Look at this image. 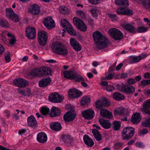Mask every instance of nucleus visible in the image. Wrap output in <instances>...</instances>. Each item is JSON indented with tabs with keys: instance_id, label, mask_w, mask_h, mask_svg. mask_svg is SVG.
I'll use <instances>...</instances> for the list:
<instances>
[{
	"instance_id": "4468645a",
	"label": "nucleus",
	"mask_w": 150,
	"mask_h": 150,
	"mask_svg": "<svg viewBox=\"0 0 150 150\" xmlns=\"http://www.w3.org/2000/svg\"><path fill=\"white\" fill-rule=\"evenodd\" d=\"M26 37L29 39H34L36 37L35 30L33 27L29 26L25 31Z\"/></svg>"
},
{
	"instance_id": "774afa93",
	"label": "nucleus",
	"mask_w": 150,
	"mask_h": 150,
	"mask_svg": "<svg viewBox=\"0 0 150 150\" xmlns=\"http://www.w3.org/2000/svg\"><path fill=\"white\" fill-rule=\"evenodd\" d=\"M144 77L145 79H149L150 78V73L146 72L144 74Z\"/></svg>"
},
{
	"instance_id": "f704fd0d",
	"label": "nucleus",
	"mask_w": 150,
	"mask_h": 150,
	"mask_svg": "<svg viewBox=\"0 0 150 150\" xmlns=\"http://www.w3.org/2000/svg\"><path fill=\"white\" fill-rule=\"evenodd\" d=\"M115 3L116 5L128 6L129 4L127 0H115Z\"/></svg>"
},
{
	"instance_id": "8fccbe9b",
	"label": "nucleus",
	"mask_w": 150,
	"mask_h": 150,
	"mask_svg": "<svg viewBox=\"0 0 150 150\" xmlns=\"http://www.w3.org/2000/svg\"><path fill=\"white\" fill-rule=\"evenodd\" d=\"M149 108H143L141 109L140 110L144 114H148L150 116V109Z\"/></svg>"
},
{
	"instance_id": "2eb2a0df",
	"label": "nucleus",
	"mask_w": 150,
	"mask_h": 150,
	"mask_svg": "<svg viewBox=\"0 0 150 150\" xmlns=\"http://www.w3.org/2000/svg\"><path fill=\"white\" fill-rule=\"evenodd\" d=\"M68 93L69 97L72 98H77L82 94L81 92L74 88L69 89Z\"/></svg>"
},
{
	"instance_id": "a211bd4d",
	"label": "nucleus",
	"mask_w": 150,
	"mask_h": 150,
	"mask_svg": "<svg viewBox=\"0 0 150 150\" xmlns=\"http://www.w3.org/2000/svg\"><path fill=\"white\" fill-rule=\"evenodd\" d=\"M51 70L48 67H42L39 68V76H46L51 73Z\"/></svg>"
},
{
	"instance_id": "cd10ccee",
	"label": "nucleus",
	"mask_w": 150,
	"mask_h": 150,
	"mask_svg": "<svg viewBox=\"0 0 150 150\" xmlns=\"http://www.w3.org/2000/svg\"><path fill=\"white\" fill-rule=\"evenodd\" d=\"M141 120L140 113H135L132 116L131 121L134 124H137Z\"/></svg>"
},
{
	"instance_id": "052dcab7",
	"label": "nucleus",
	"mask_w": 150,
	"mask_h": 150,
	"mask_svg": "<svg viewBox=\"0 0 150 150\" xmlns=\"http://www.w3.org/2000/svg\"><path fill=\"white\" fill-rule=\"evenodd\" d=\"M133 11L129 9H126L125 8V15L130 16L133 14Z\"/></svg>"
},
{
	"instance_id": "72a5a7b5",
	"label": "nucleus",
	"mask_w": 150,
	"mask_h": 150,
	"mask_svg": "<svg viewBox=\"0 0 150 150\" xmlns=\"http://www.w3.org/2000/svg\"><path fill=\"white\" fill-rule=\"evenodd\" d=\"M141 55L134 57L132 59V61L134 63L138 62L142 59H144L147 57L146 54H142Z\"/></svg>"
},
{
	"instance_id": "1a4fd4ad",
	"label": "nucleus",
	"mask_w": 150,
	"mask_h": 150,
	"mask_svg": "<svg viewBox=\"0 0 150 150\" xmlns=\"http://www.w3.org/2000/svg\"><path fill=\"white\" fill-rule=\"evenodd\" d=\"M6 16L10 19L15 22H17L19 21L18 15L14 13L12 8H6Z\"/></svg>"
},
{
	"instance_id": "bb28decb",
	"label": "nucleus",
	"mask_w": 150,
	"mask_h": 150,
	"mask_svg": "<svg viewBox=\"0 0 150 150\" xmlns=\"http://www.w3.org/2000/svg\"><path fill=\"white\" fill-rule=\"evenodd\" d=\"M84 142L86 145L89 147H92L94 144V142L92 139L88 135L85 134L83 137Z\"/></svg>"
},
{
	"instance_id": "49530a36",
	"label": "nucleus",
	"mask_w": 150,
	"mask_h": 150,
	"mask_svg": "<svg viewBox=\"0 0 150 150\" xmlns=\"http://www.w3.org/2000/svg\"><path fill=\"white\" fill-rule=\"evenodd\" d=\"M77 28L83 32L86 31L87 29V26L83 22V23L81 24Z\"/></svg>"
},
{
	"instance_id": "aec40b11",
	"label": "nucleus",
	"mask_w": 150,
	"mask_h": 150,
	"mask_svg": "<svg viewBox=\"0 0 150 150\" xmlns=\"http://www.w3.org/2000/svg\"><path fill=\"white\" fill-rule=\"evenodd\" d=\"M61 113V111L59 108L54 106L51 108L49 115L51 117H53L60 115Z\"/></svg>"
},
{
	"instance_id": "f3484780",
	"label": "nucleus",
	"mask_w": 150,
	"mask_h": 150,
	"mask_svg": "<svg viewBox=\"0 0 150 150\" xmlns=\"http://www.w3.org/2000/svg\"><path fill=\"white\" fill-rule=\"evenodd\" d=\"M71 46L76 51H79L81 49V47L79 43L74 38H71L70 40Z\"/></svg>"
},
{
	"instance_id": "680f3d73",
	"label": "nucleus",
	"mask_w": 150,
	"mask_h": 150,
	"mask_svg": "<svg viewBox=\"0 0 150 150\" xmlns=\"http://www.w3.org/2000/svg\"><path fill=\"white\" fill-rule=\"evenodd\" d=\"M148 132V130L146 129H143L141 130L139 133L140 136L147 134Z\"/></svg>"
},
{
	"instance_id": "864d4df0",
	"label": "nucleus",
	"mask_w": 150,
	"mask_h": 150,
	"mask_svg": "<svg viewBox=\"0 0 150 150\" xmlns=\"http://www.w3.org/2000/svg\"><path fill=\"white\" fill-rule=\"evenodd\" d=\"M102 104L103 107L108 106L110 105V103L107 99L104 98L102 101Z\"/></svg>"
},
{
	"instance_id": "3c124183",
	"label": "nucleus",
	"mask_w": 150,
	"mask_h": 150,
	"mask_svg": "<svg viewBox=\"0 0 150 150\" xmlns=\"http://www.w3.org/2000/svg\"><path fill=\"white\" fill-rule=\"evenodd\" d=\"M125 8H119L116 10V12L117 14L120 15H125Z\"/></svg>"
},
{
	"instance_id": "37998d69",
	"label": "nucleus",
	"mask_w": 150,
	"mask_h": 150,
	"mask_svg": "<svg viewBox=\"0 0 150 150\" xmlns=\"http://www.w3.org/2000/svg\"><path fill=\"white\" fill-rule=\"evenodd\" d=\"M62 139L64 142L69 143H71L73 141V139L69 135L64 136Z\"/></svg>"
},
{
	"instance_id": "5fc2aeb1",
	"label": "nucleus",
	"mask_w": 150,
	"mask_h": 150,
	"mask_svg": "<svg viewBox=\"0 0 150 150\" xmlns=\"http://www.w3.org/2000/svg\"><path fill=\"white\" fill-rule=\"evenodd\" d=\"M95 106L97 108L101 110L102 109V108L103 107L102 104V102H101L99 100L96 102Z\"/></svg>"
},
{
	"instance_id": "5701e85b",
	"label": "nucleus",
	"mask_w": 150,
	"mask_h": 150,
	"mask_svg": "<svg viewBox=\"0 0 150 150\" xmlns=\"http://www.w3.org/2000/svg\"><path fill=\"white\" fill-rule=\"evenodd\" d=\"M47 139V136L44 132L39 133L37 135V140L40 143H44L46 142Z\"/></svg>"
},
{
	"instance_id": "603ef678",
	"label": "nucleus",
	"mask_w": 150,
	"mask_h": 150,
	"mask_svg": "<svg viewBox=\"0 0 150 150\" xmlns=\"http://www.w3.org/2000/svg\"><path fill=\"white\" fill-rule=\"evenodd\" d=\"M143 108H150V99L146 100L143 104Z\"/></svg>"
},
{
	"instance_id": "6e6d98bb",
	"label": "nucleus",
	"mask_w": 150,
	"mask_h": 150,
	"mask_svg": "<svg viewBox=\"0 0 150 150\" xmlns=\"http://www.w3.org/2000/svg\"><path fill=\"white\" fill-rule=\"evenodd\" d=\"M108 15L109 18L112 20V21H116L118 19V18L115 14L109 13Z\"/></svg>"
},
{
	"instance_id": "69168bd1",
	"label": "nucleus",
	"mask_w": 150,
	"mask_h": 150,
	"mask_svg": "<svg viewBox=\"0 0 150 150\" xmlns=\"http://www.w3.org/2000/svg\"><path fill=\"white\" fill-rule=\"evenodd\" d=\"M114 89V87L112 86L108 85L106 88V90L109 91L111 92Z\"/></svg>"
},
{
	"instance_id": "4c0bfd02",
	"label": "nucleus",
	"mask_w": 150,
	"mask_h": 150,
	"mask_svg": "<svg viewBox=\"0 0 150 150\" xmlns=\"http://www.w3.org/2000/svg\"><path fill=\"white\" fill-rule=\"evenodd\" d=\"M90 101V98L87 97H83L80 103L81 105H87Z\"/></svg>"
},
{
	"instance_id": "de8ad7c7",
	"label": "nucleus",
	"mask_w": 150,
	"mask_h": 150,
	"mask_svg": "<svg viewBox=\"0 0 150 150\" xmlns=\"http://www.w3.org/2000/svg\"><path fill=\"white\" fill-rule=\"evenodd\" d=\"M41 112L43 115H46L49 112V109L46 107H43L40 108Z\"/></svg>"
},
{
	"instance_id": "393cba45",
	"label": "nucleus",
	"mask_w": 150,
	"mask_h": 150,
	"mask_svg": "<svg viewBox=\"0 0 150 150\" xmlns=\"http://www.w3.org/2000/svg\"><path fill=\"white\" fill-rule=\"evenodd\" d=\"M99 122L100 125L105 129H109L111 127V123L108 120L100 119L99 120Z\"/></svg>"
},
{
	"instance_id": "39448f33",
	"label": "nucleus",
	"mask_w": 150,
	"mask_h": 150,
	"mask_svg": "<svg viewBox=\"0 0 150 150\" xmlns=\"http://www.w3.org/2000/svg\"><path fill=\"white\" fill-rule=\"evenodd\" d=\"M48 35L47 33L44 30H40L38 33V40L39 44L45 46L47 42Z\"/></svg>"
},
{
	"instance_id": "09e8293b",
	"label": "nucleus",
	"mask_w": 150,
	"mask_h": 150,
	"mask_svg": "<svg viewBox=\"0 0 150 150\" xmlns=\"http://www.w3.org/2000/svg\"><path fill=\"white\" fill-rule=\"evenodd\" d=\"M0 25L3 27L8 28L9 25L6 21L2 20L0 21Z\"/></svg>"
},
{
	"instance_id": "7c9ffc66",
	"label": "nucleus",
	"mask_w": 150,
	"mask_h": 150,
	"mask_svg": "<svg viewBox=\"0 0 150 150\" xmlns=\"http://www.w3.org/2000/svg\"><path fill=\"white\" fill-rule=\"evenodd\" d=\"M92 132L97 141H100L102 139V136L98 130L96 129H93L92 130Z\"/></svg>"
},
{
	"instance_id": "a878e982",
	"label": "nucleus",
	"mask_w": 150,
	"mask_h": 150,
	"mask_svg": "<svg viewBox=\"0 0 150 150\" xmlns=\"http://www.w3.org/2000/svg\"><path fill=\"white\" fill-rule=\"evenodd\" d=\"M100 114L102 117L107 118L110 119L113 117L111 112L106 109H101L100 112Z\"/></svg>"
},
{
	"instance_id": "f03ea898",
	"label": "nucleus",
	"mask_w": 150,
	"mask_h": 150,
	"mask_svg": "<svg viewBox=\"0 0 150 150\" xmlns=\"http://www.w3.org/2000/svg\"><path fill=\"white\" fill-rule=\"evenodd\" d=\"M52 48L55 53L61 55L65 56L68 54L66 47L63 43L59 42H54L52 45Z\"/></svg>"
},
{
	"instance_id": "0eeeda50",
	"label": "nucleus",
	"mask_w": 150,
	"mask_h": 150,
	"mask_svg": "<svg viewBox=\"0 0 150 150\" xmlns=\"http://www.w3.org/2000/svg\"><path fill=\"white\" fill-rule=\"evenodd\" d=\"M135 129L132 127L125 128L122 131V136L125 139L131 138L134 134Z\"/></svg>"
},
{
	"instance_id": "a18cd8bd",
	"label": "nucleus",
	"mask_w": 150,
	"mask_h": 150,
	"mask_svg": "<svg viewBox=\"0 0 150 150\" xmlns=\"http://www.w3.org/2000/svg\"><path fill=\"white\" fill-rule=\"evenodd\" d=\"M39 68H35L32 70L30 72L31 75L33 76H39Z\"/></svg>"
},
{
	"instance_id": "0e129e2a",
	"label": "nucleus",
	"mask_w": 150,
	"mask_h": 150,
	"mask_svg": "<svg viewBox=\"0 0 150 150\" xmlns=\"http://www.w3.org/2000/svg\"><path fill=\"white\" fill-rule=\"evenodd\" d=\"M89 3L95 5L98 3L100 0H88Z\"/></svg>"
},
{
	"instance_id": "473e14b6",
	"label": "nucleus",
	"mask_w": 150,
	"mask_h": 150,
	"mask_svg": "<svg viewBox=\"0 0 150 150\" xmlns=\"http://www.w3.org/2000/svg\"><path fill=\"white\" fill-rule=\"evenodd\" d=\"M7 34L8 37L9 43L11 45H13L15 43L16 41L15 36L10 33H7Z\"/></svg>"
},
{
	"instance_id": "c9c22d12",
	"label": "nucleus",
	"mask_w": 150,
	"mask_h": 150,
	"mask_svg": "<svg viewBox=\"0 0 150 150\" xmlns=\"http://www.w3.org/2000/svg\"><path fill=\"white\" fill-rule=\"evenodd\" d=\"M113 97L115 99L117 100H123L125 98V96L124 95L119 93L117 92L113 94Z\"/></svg>"
},
{
	"instance_id": "ea45409f",
	"label": "nucleus",
	"mask_w": 150,
	"mask_h": 150,
	"mask_svg": "<svg viewBox=\"0 0 150 150\" xmlns=\"http://www.w3.org/2000/svg\"><path fill=\"white\" fill-rule=\"evenodd\" d=\"M90 12L92 16L95 18H97L98 16V13L99 11L96 8H94L90 9Z\"/></svg>"
},
{
	"instance_id": "c756f323",
	"label": "nucleus",
	"mask_w": 150,
	"mask_h": 150,
	"mask_svg": "<svg viewBox=\"0 0 150 150\" xmlns=\"http://www.w3.org/2000/svg\"><path fill=\"white\" fill-rule=\"evenodd\" d=\"M50 128L53 130L58 131L62 129L60 124L58 122H54L50 125Z\"/></svg>"
},
{
	"instance_id": "a19ab883",
	"label": "nucleus",
	"mask_w": 150,
	"mask_h": 150,
	"mask_svg": "<svg viewBox=\"0 0 150 150\" xmlns=\"http://www.w3.org/2000/svg\"><path fill=\"white\" fill-rule=\"evenodd\" d=\"M112 127L114 130H118L120 127V123L117 121H114L112 123Z\"/></svg>"
},
{
	"instance_id": "20e7f679",
	"label": "nucleus",
	"mask_w": 150,
	"mask_h": 150,
	"mask_svg": "<svg viewBox=\"0 0 150 150\" xmlns=\"http://www.w3.org/2000/svg\"><path fill=\"white\" fill-rule=\"evenodd\" d=\"M109 35L113 39L118 40L123 38V35L121 32L116 28H112L108 31Z\"/></svg>"
},
{
	"instance_id": "ddd939ff",
	"label": "nucleus",
	"mask_w": 150,
	"mask_h": 150,
	"mask_svg": "<svg viewBox=\"0 0 150 150\" xmlns=\"http://www.w3.org/2000/svg\"><path fill=\"white\" fill-rule=\"evenodd\" d=\"M119 90L121 92L126 93H131L135 91V88L133 86L122 85L118 87Z\"/></svg>"
},
{
	"instance_id": "338daca9",
	"label": "nucleus",
	"mask_w": 150,
	"mask_h": 150,
	"mask_svg": "<svg viewBox=\"0 0 150 150\" xmlns=\"http://www.w3.org/2000/svg\"><path fill=\"white\" fill-rule=\"evenodd\" d=\"M127 83L129 84L134 83H135V81L134 79L130 78L127 80Z\"/></svg>"
},
{
	"instance_id": "6e6552de",
	"label": "nucleus",
	"mask_w": 150,
	"mask_h": 150,
	"mask_svg": "<svg viewBox=\"0 0 150 150\" xmlns=\"http://www.w3.org/2000/svg\"><path fill=\"white\" fill-rule=\"evenodd\" d=\"M63 96H60L57 93H53L50 94L49 96V101L54 103H60L63 101L64 99Z\"/></svg>"
},
{
	"instance_id": "c85d7f7f",
	"label": "nucleus",
	"mask_w": 150,
	"mask_h": 150,
	"mask_svg": "<svg viewBox=\"0 0 150 150\" xmlns=\"http://www.w3.org/2000/svg\"><path fill=\"white\" fill-rule=\"evenodd\" d=\"M28 123L29 125L33 127L37 125V123L34 116L31 115L27 119Z\"/></svg>"
},
{
	"instance_id": "4be33fe9",
	"label": "nucleus",
	"mask_w": 150,
	"mask_h": 150,
	"mask_svg": "<svg viewBox=\"0 0 150 150\" xmlns=\"http://www.w3.org/2000/svg\"><path fill=\"white\" fill-rule=\"evenodd\" d=\"M51 81V79L49 77L44 78L39 81V86L40 87H45L49 84Z\"/></svg>"
},
{
	"instance_id": "2f4dec72",
	"label": "nucleus",
	"mask_w": 150,
	"mask_h": 150,
	"mask_svg": "<svg viewBox=\"0 0 150 150\" xmlns=\"http://www.w3.org/2000/svg\"><path fill=\"white\" fill-rule=\"evenodd\" d=\"M58 9L59 12L63 14H67L69 12L68 9L64 6H60Z\"/></svg>"
},
{
	"instance_id": "f257e3e1",
	"label": "nucleus",
	"mask_w": 150,
	"mask_h": 150,
	"mask_svg": "<svg viewBox=\"0 0 150 150\" xmlns=\"http://www.w3.org/2000/svg\"><path fill=\"white\" fill-rule=\"evenodd\" d=\"M93 36L97 48L102 49L108 46L109 42L107 38L100 33L97 31L93 33Z\"/></svg>"
},
{
	"instance_id": "423d86ee",
	"label": "nucleus",
	"mask_w": 150,
	"mask_h": 150,
	"mask_svg": "<svg viewBox=\"0 0 150 150\" xmlns=\"http://www.w3.org/2000/svg\"><path fill=\"white\" fill-rule=\"evenodd\" d=\"M62 26L64 28H65L70 34L72 35H76L75 31L73 29L71 25L65 19H62L60 22Z\"/></svg>"
},
{
	"instance_id": "6ab92c4d",
	"label": "nucleus",
	"mask_w": 150,
	"mask_h": 150,
	"mask_svg": "<svg viewBox=\"0 0 150 150\" xmlns=\"http://www.w3.org/2000/svg\"><path fill=\"white\" fill-rule=\"evenodd\" d=\"M114 113L116 115H123L128 116L130 112L127 109L123 107H120L115 110Z\"/></svg>"
},
{
	"instance_id": "4d7b16f0",
	"label": "nucleus",
	"mask_w": 150,
	"mask_h": 150,
	"mask_svg": "<svg viewBox=\"0 0 150 150\" xmlns=\"http://www.w3.org/2000/svg\"><path fill=\"white\" fill-rule=\"evenodd\" d=\"M6 33L4 31H2L0 33V39L3 41L5 40L6 35H7V33Z\"/></svg>"
},
{
	"instance_id": "e433bc0d",
	"label": "nucleus",
	"mask_w": 150,
	"mask_h": 150,
	"mask_svg": "<svg viewBox=\"0 0 150 150\" xmlns=\"http://www.w3.org/2000/svg\"><path fill=\"white\" fill-rule=\"evenodd\" d=\"M142 4L146 9H150V0H142Z\"/></svg>"
},
{
	"instance_id": "7ed1b4c3",
	"label": "nucleus",
	"mask_w": 150,
	"mask_h": 150,
	"mask_svg": "<svg viewBox=\"0 0 150 150\" xmlns=\"http://www.w3.org/2000/svg\"><path fill=\"white\" fill-rule=\"evenodd\" d=\"M64 76L67 79L73 80L76 82L85 81L84 78L75 70H69L64 71L63 73Z\"/></svg>"
},
{
	"instance_id": "bf43d9fd",
	"label": "nucleus",
	"mask_w": 150,
	"mask_h": 150,
	"mask_svg": "<svg viewBox=\"0 0 150 150\" xmlns=\"http://www.w3.org/2000/svg\"><path fill=\"white\" fill-rule=\"evenodd\" d=\"M148 29V28L140 27L138 28L137 32L139 33H143L146 31Z\"/></svg>"
},
{
	"instance_id": "f8f14e48",
	"label": "nucleus",
	"mask_w": 150,
	"mask_h": 150,
	"mask_svg": "<svg viewBox=\"0 0 150 150\" xmlns=\"http://www.w3.org/2000/svg\"><path fill=\"white\" fill-rule=\"evenodd\" d=\"M45 26L48 29H51L55 27V25L54 21L50 17L48 16L45 18L43 21Z\"/></svg>"
},
{
	"instance_id": "b1692460",
	"label": "nucleus",
	"mask_w": 150,
	"mask_h": 150,
	"mask_svg": "<svg viewBox=\"0 0 150 150\" xmlns=\"http://www.w3.org/2000/svg\"><path fill=\"white\" fill-rule=\"evenodd\" d=\"M29 11L33 15H37L40 12V8L38 5L34 4L31 6L29 9Z\"/></svg>"
},
{
	"instance_id": "9b49d317",
	"label": "nucleus",
	"mask_w": 150,
	"mask_h": 150,
	"mask_svg": "<svg viewBox=\"0 0 150 150\" xmlns=\"http://www.w3.org/2000/svg\"><path fill=\"white\" fill-rule=\"evenodd\" d=\"M13 83L14 85L20 88L25 87L29 84L27 80L21 78L15 79L13 82Z\"/></svg>"
},
{
	"instance_id": "13d9d810",
	"label": "nucleus",
	"mask_w": 150,
	"mask_h": 150,
	"mask_svg": "<svg viewBox=\"0 0 150 150\" xmlns=\"http://www.w3.org/2000/svg\"><path fill=\"white\" fill-rule=\"evenodd\" d=\"M150 84V79L148 80H144L140 82L141 85L145 86Z\"/></svg>"
},
{
	"instance_id": "dca6fc26",
	"label": "nucleus",
	"mask_w": 150,
	"mask_h": 150,
	"mask_svg": "<svg viewBox=\"0 0 150 150\" xmlns=\"http://www.w3.org/2000/svg\"><path fill=\"white\" fill-rule=\"evenodd\" d=\"M82 116L85 119L91 120L94 116V111L91 109H89L85 110L82 112Z\"/></svg>"
},
{
	"instance_id": "c03bdc74",
	"label": "nucleus",
	"mask_w": 150,
	"mask_h": 150,
	"mask_svg": "<svg viewBox=\"0 0 150 150\" xmlns=\"http://www.w3.org/2000/svg\"><path fill=\"white\" fill-rule=\"evenodd\" d=\"M76 15L82 18H86V14L84 12L81 10H77L76 12Z\"/></svg>"
},
{
	"instance_id": "9d476101",
	"label": "nucleus",
	"mask_w": 150,
	"mask_h": 150,
	"mask_svg": "<svg viewBox=\"0 0 150 150\" xmlns=\"http://www.w3.org/2000/svg\"><path fill=\"white\" fill-rule=\"evenodd\" d=\"M120 25L130 33L134 34L137 32L136 28L134 25L132 24H129L127 22L125 21L123 22Z\"/></svg>"
},
{
	"instance_id": "e2e57ef3",
	"label": "nucleus",
	"mask_w": 150,
	"mask_h": 150,
	"mask_svg": "<svg viewBox=\"0 0 150 150\" xmlns=\"http://www.w3.org/2000/svg\"><path fill=\"white\" fill-rule=\"evenodd\" d=\"M122 144L119 142H116L114 144V147L116 149H119L122 146Z\"/></svg>"
},
{
	"instance_id": "58836bf2",
	"label": "nucleus",
	"mask_w": 150,
	"mask_h": 150,
	"mask_svg": "<svg viewBox=\"0 0 150 150\" xmlns=\"http://www.w3.org/2000/svg\"><path fill=\"white\" fill-rule=\"evenodd\" d=\"M74 24L77 27L81 24L83 23V21L80 18L76 17H74L73 18Z\"/></svg>"
},
{
	"instance_id": "79ce46f5",
	"label": "nucleus",
	"mask_w": 150,
	"mask_h": 150,
	"mask_svg": "<svg viewBox=\"0 0 150 150\" xmlns=\"http://www.w3.org/2000/svg\"><path fill=\"white\" fill-rule=\"evenodd\" d=\"M142 126L150 127V118H147L145 120L142 122Z\"/></svg>"
},
{
	"instance_id": "412c9836",
	"label": "nucleus",
	"mask_w": 150,
	"mask_h": 150,
	"mask_svg": "<svg viewBox=\"0 0 150 150\" xmlns=\"http://www.w3.org/2000/svg\"><path fill=\"white\" fill-rule=\"evenodd\" d=\"M75 115L71 112H67L64 115L63 119L67 122L72 121L75 117Z\"/></svg>"
}]
</instances>
